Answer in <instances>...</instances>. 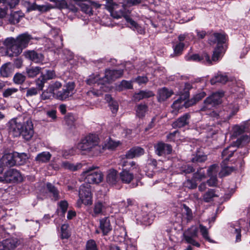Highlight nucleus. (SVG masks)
Returning <instances> with one entry per match:
<instances>
[{
  "label": "nucleus",
  "instance_id": "f257e3e1",
  "mask_svg": "<svg viewBox=\"0 0 250 250\" xmlns=\"http://www.w3.org/2000/svg\"><path fill=\"white\" fill-rule=\"evenodd\" d=\"M226 40L225 35L215 33L210 36L209 40V43L211 45L217 43V47L213 52L211 59H210L209 56L206 52L203 53L201 55L194 54L190 56H186V59L187 61L192 60L211 64L212 62H216L218 61L222 54L224 53L226 48V46L224 45Z\"/></svg>",
  "mask_w": 250,
  "mask_h": 250
},
{
  "label": "nucleus",
  "instance_id": "f03ea898",
  "mask_svg": "<svg viewBox=\"0 0 250 250\" xmlns=\"http://www.w3.org/2000/svg\"><path fill=\"white\" fill-rule=\"evenodd\" d=\"M7 126L9 133L14 137L22 136L25 140H29L33 136L34 126L30 119H12L9 121Z\"/></svg>",
  "mask_w": 250,
  "mask_h": 250
},
{
  "label": "nucleus",
  "instance_id": "7ed1b4c3",
  "mask_svg": "<svg viewBox=\"0 0 250 250\" xmlns=\"http://www.w3.org/2000/svg\"><path fill=\"white\" fill-rule=\"evenodd\" d=\"M123 74V70H109L105 71L104 76L102 79L99 78L98 74H93L89 77L87 80V83L91 85L94 84L95 89L97 91L94 94L99 95L102 91H107L109 88L106 85L108 83L120 78Z\"/></svg>",
  "mask_w": 250,
  "mask_h": 250
},
{
  "label": "nucleus",
  "instance_id": "20e7f679",
  "mask_svg": "<svg viewBox=\"0 0 250 250\" xmlns=\"http://www.w3.org/2000/svg\"><path fill=\"white\" fill-rule=\"evenodd\" d=\"M78 148L92 156H97L102 152L99 138L94 134H90L83 138L78 144Z\"/></svg>",
  "mask_w": 250,
  "mask_h": 250
},
{
  "label": "nucleus",
  "instance_id": "39448f33",
  "mask_svg": "<svg viewBox=\"0 0 250 250\" xmlns=\"http://www.w3.org/2000/svg\"><path fill=\"white\" fill-rule=\"evenodd\" d=\"M122 166L125 167L120 173V179L123 183H130L134 178V173L142 174L140 167L133 161H124Z\"/></svg>",
  "mask_w": 250,
  "mask_h": 250
},
{
  "label": "nucleus",
  "instance_id": "423d86ee",
  "mask_svg": "<svg viewBox=\"0 0 250 250\" xmlns=\"http://www.w3.org/2000/svg\"><path fill=\"white\" fill-rule=\"evenodd\" d=\"M96 167H89L86 168L81 174L82 181L89 184H97L103 180V175L100 171H94Z\"/></svg>",
  "mask_w": 250,
  "mask_h": 250
},
{
  "label": "nucleus",
  "instance_id": "0eeeda50",
  "mask_svg": "<svg viewBox=\"0 0 250 250\" xmlns=\"http://www.w3.org/2000/svg\"><path fill=\"white\" fill-rule=\"evenodd\" d=\"M238 111V104L236 103L229 104L226 107L224 111H221L217 113L212 111L210 116L216 119H220L218 122L228 121L232 116L235 115Z\"/></svg>",
  "mask_w": 250,
  "mask_h": 250
},
{
  "label": "nucleus",
  "instance_id": "6e6552de",
  "mask_svg": "<svg viewBox=\"0 0 250 250\" xmlns=\"http://www.w3.org/2000/svg\"><path fill=\"white\" fill-rule=\"evenodd\" d=\"M79 199L77 202V206L80 208L82 204L86 206L92 204V194L91 192V186L88 184H82L79 191Z\"/></svg>",
  "mask_w": 250,
  "mask_h": 250
},
{
  "label": "nucleus",
  "instance_id": "1a4fd4ad",
  "mask_svg": "<svg viewBox=\"0 0 250 250\" xmlns=\"http://www.w3.org/2000/svg\"><path fill=\"white\" fill-rule=\"evenodd\" d=\"M250 142V137L246 135L244 136L241 138L237 140L236 144L234 145H231L225 149L222 153V157L224 159L223 163L226 161H229L230 157H231L233 153L236 151L235 146H239L241 144H247Z\"/></svg>",
  "mask_w": 250,
  "mask_h": 250
},
{
  "label": "nucleus",
  "instance_id": "9d476101",
  "mask_svg": "<svg viewBox=\"0 0 250 250\" xmlns=\"http://www.w3.org/2000/svg\"><path fill=\"white\" fill-rule=\"evenodd\" d=\"M223 95V92H217L211 94L205 100L204 104L202 107L201 110L206 111L211 109L213 107L220 104Z\"/></svg>",
  "mask_w": 250,
  "mask_h": 250
},
{
  "label": "nucleus",
  "instance_id": "9b49d317",
  "mask_svg": "<svg viewBox=\"0 0 250 250\" xmlns=\"http://www.w3.org/2000/svg\"><path fill=\"white\" fill-rule=\"evenodd\" d=\"M4 44L7 48L10 56H18L22 51V48L16 42L14 38H7L4 41Z\"/></svg>",
  "mask_w": 250,
  "mask_h": 250
},
{
  "label": "nucleus",
  "instance_id": "f8f14e48",
  "mask_svg": "<svg viewBox=\"0 0 250 250\" xmlns=\"http://www.w3.org/2000/svg\"><path fill=\"white\" fill-rule=\"evenodd\" d=\"M75 93V84L73 82H69L63 88L55 94V97L60 100L63 101L72 96Z\"/></svg>",
  "mask_w": 250,
  "mask_h": 250
},
{
  "label": "nucleus",
  "instance_id": "ddd939ff",
  "mask_svg": "<svg viewBox=\"0 0 250 250\" xmlns=\"http://www.w3.org/2000/svg\"><path fill=\"white\" fill-rule=\"evenodd\" d=\"M22 180L21 175L19 171L15 169H10L6 171L3 177V180L6 183H16Z\"/></svg>",
  "mask_w": 250,
  "mask_h": 250
},
{
  "label": "nucleus",
  "instance_id": "4468645a",
  "mask_svg": "<svg viewBox=\"0 0 250 250\" xmlns=\"http://www.w3.org/2000/svg\"><path fill=\"white\" fill-rule=\"evenodd\" d=\"M198 228L195 226H192L188 229L184 234L187 242L197 247H199V244L195 241L193 239L198 236Z\"/></svg>",
  "mask_w": 250,
  "mask_h": 250
},
{
  "label": "nucleus",
  "instance_id": "2eb2a0df",
  "mask_svg": "<svg viewBox=\"0 0 250 250\" xmlns=\"http://www.w3.org/2000/svg\"><path fill=\"white\" fill-rule=\"evenodd\" d=\"M105 8L110 12L111 15L114 18L119 19L124 15V11L117 8L120 7V5L115 3L112 0H108L105 5Z\"/></svg>",
  "mask_w": 250,
  "mask_h": 250
},
{
  "label": "nucleus",
  "instance_id": "dca6fc26",
  "mask_svg": "<svg viewBox=\"0 0 250 250\" xmlns=\"http://www.w3.org/2000/svg\"><path fill=\"white\" fill-rule=\"evenodd\" d=\"M24 56L36 63H43L44 57L41 53H38L34 50H27L24 52Z\"/></svg>",
  "mask_w": 250,
  "mask_h": 250
},
{
  "label": "nucleus",
  "instance_id": "f3484780",
  "mask_svg": "<svg viewBox=\"0 0 250 250\" xmlns=\"http://www.w3.org/2000/svg\"><path fill=\"white\" fill-rule=\"evenodd\" d=\"M156 153L159 156H165L170 154L172 151L170 145L160 142L155 146Z\"/></svg>",
  "mask_w": 250,
  "mask_h": 250
},
{
  "label": "nucleus",
  "instance_id": "a211bd4d",
  "mask_svg": "<svg viewBox=\"0 0 250 250\" xmlns=\"http://www.w3.org/2000/svg\"><path fill=\"white\" fill-rule=\"evenodd\" d=\"M136 220L138 223L146 226L150 225L153 222L154 216L151 214H147L146 212L142 211L136 216Z\"/></svg>",
  "mask_w": 250,
  "mask_h": 250
},
{
  "label": "nucleus",
  "instance_id": "6ab92c4d",
  "mask_svg": "<svg viewBox=\"0 0 250 250\" xmlns=\"http://www.w3.org/2000/svg\"><path fill=\"white\" fill-rule=\"evenodd\" d=\"M19 245L17 238H9L0 242V250H13Z\"/></svg>",
  "mask_w": 250,
  "mask_h": 250
},
{
  "label": "nucleus",
  "instance_id": "aec40b11",
  "mask_svg": "<svg viewBox=\"0 0 250 250\" xmlns=\"http://www.w3.org/2000/svg\"><path fill=\"white\" fill-rule=\"evenodd\" d=\"M185 98L184 99L182 97L176 100L172 104L171 107L172 110L171 112L174 114H177L178 112L183 108L184 106L185 107H188L189 106H187V104H189L188 101H186Z\"/></svg>",
  "mask_w": 250,
  "mask_h": 250
},
{
  "label": "nucleus",
  "instance_id": "412c9836",
  "mask_svg": "<svg viewBox=\"0 0 250 250\" xmlns=\"http://www.w3.org/2000/svg\"><path fill=\"white\" fill-rule=\"evenodd\" d=\"M32 39V37L31 35H29L27 33H25L19 35L16 39H15V41L22 48V49H24L28 46L29 42Z\"/></svg>",
  "mask_w": 250,
  "mask_h": 250
},
{
  "label": "nucleus",
  "instance_id": "4be33fe9",
  "mask_svg": "<svg viewBox=\"0 0 250 250\" xmlns=\"http://www.w3.org/2000/svg\"><path fill=\"white\" fill-rule=\"evenodd\" d=\"M2 166L12 167L16 164L15 153H7L4 154L0 159Z\"/></svg>",
  "mask_w": 250,
  "mask_h": 250
},
{
  "label": "nucleus",
  "instance_id": "5701e85b",
  "mask_svg": "<svg viewBox=\"0 0 250 250\" xmlns=\"http://www.w3.org/2000/svg\"><path fill=\"white\" fill-rule=\"evenodd\" d=\"M109 207L105 203L101 202H96L93 208V215L97 216L99 214H104Z\"/></svg>",
  "mask_w": 250,
  "mask_h": 250
},
{
  "label": "nucleus",
  "instance_id": "b1692460",
  "mask_svg": "<svg viewBox=\"0 0 250 250\" xmlns=\"http://www.w3.org/2000/svg\"><path fill=\"white\" fill-rule=\"evenodd\" d=\"M174 94L172 90L166 87H163L158 90V100L159 102H164L171 96Z\"/></svg>",
  "mask_w": 250,
  "mask_h": 250
},
{
  "label": "nucleus",
  "instance_id": "393cba45",
  "mask_svg": "<svg viewBox=\"0 0 250 250\" xmlns=\"http://www.w3.org/2000/svg\"><path fill=\"white\" fill-rule=\"evenodd\" d=\"M106 180L109 185H115L119 181L117 171L114 169L109 170L107 172Z\"/></svg>",
  "mask_w": 250,
  "mask_h": 250
},
{
  "label": "nucleus",
  "instance_id": "a878e982",
  "mask_svg": "<svg viewBox=\"0 0 250 250\" xmlns=\"http://www.w3.org/2000/svg\"><path fill=\"white\" fill-rule=\"evenodd\" d=\"M51 156L52 155L49 152L43 151L38 154L35 160L38 164L46 163L50 161Z\"/></svg>",
  "mask_w": 250,
  "mask_h": 250
},
{
  "label": "nucleus",
  "instance_id": "bb28decb",
  "mask_svg": "<svg viewBox=\"0 0 250 250\" xmlns=\"http://www.w3.org/2000/svg\"><path fill=\"white\" fill-rule=\"evenodd\" d=\"M144 153V150L140 147H135L130 149L126 154L125 156L128 159H132L139 157Z\"/></svg>",
  "mask_w": 250,
  "mask_h": 250
},
{
  "label": "nucleus",
  "instance_id": "cd10ccee",
  "mask_svg": "<svg viewBox=\"0 0 250 250\" xmlns=\"http://www.w3.org/2000/svg\"><path fill=\"white\" fill-rule=\"evenodd\" d=\"M100 229L104 235H106L111 231V227L108 217H105L100 220Z\"/></svg>",
  "mask_w": 250,
  "mask_h": 250
},
{
  "label": "nucleus",
  "instance_id": "c85d7f7f",
  "mask_svg": "<svg viewBox=\"0 0 250 250\" xmlns=\"http://www.w3.org/2000/svg\"><path fill=\"white\" fill-rule=\"evenodd\" d=\"M120 144L119 141H114L110 138H108L102 146V151L104 149L113 150L118 146Z\"/></svg>",
  "mask_w": 250,
  "mask_h": 250
},
{
  "label": "nucleus",
  "instance_id": "c756f323",
  "mask_svg": "<svg viewBox=\"0 0 250 250\" xmlns=\"http://www.w3.org/2000/svg\"><path fill=\"white\" fill-rule=\"evenodd\" d=\"M228 80V77L226 75L222 74L221 72H218L216 75L211 79L210 81L211 84L213 85L217 83H225Z\"/></svg>",
  "mask_w": 250,
  "mask_h": 250
},
{
  "label": "nucleus",
  "instance_id": "7c9ffc66",
  "mask_svg": "<svg viewBox=\"0 0 250 250\" xmlns=\"http://www.w3.org/2000/svg\"><path fill=\"white\" fill-rule=\"evenodd\" d=\"M189 116L188 114L184 115L183 116L179 118L175 122H174L172 126L173 127H182L188 124V120Z\"/></svg>",
  "mask_w": 250,
  "mask_h": 250
},
{
  "label": "nucleus",
  "instance_id": "2f4dec72",
  "mask_svg": "<svg viewBox=\"0 0 250 250\" xmlns=\"http://www.w3.org/2000/svg\"><path fill=\"white\" fill-rule=\"evenodd\" d=\"M82 163H79L76 164H72L67 161H64L62 162V167L66 169H68L71 171H76L82 168L83 167Z\"/></svg>",
  "mask_w": 250,
  "mask_h": 250
},
{
  "label": "nucleus",
  "instance_id": "473e14b6",
  "mask_svg": "<svg viewBox=\"0 0 250 250\" xmlns=\"http://www.w3.org/2000/svg\"><path fill=\"white\" fill-rule=\"evenodd\" d=\"M154 94L150 91H141L136 93L133 95V100L135 101H139L144 98H149L154 96Z\"/></svg>",
  "mask_w": 250,
  "mask_h": 250
},
{
  "label": "nucleus",
  "instance_id": "72a5a7b5",
  "mask_svg": "<svg viewBox=\"0 0 250 250\" xmlns=\"http://www.w3.org/2000/svg\"><path fill=\"white\" fill-rule=\"evenodd\" d=\"M127 22L130 24L131 27L140 34H144L145 33V29L143 27L139 25L135 21L128 17H125Z\"/></svg>",
  "mask_w": 250,
  "mask_h": 250
},
{
  "label": "nucleus",
  "instance_id": "f704fd0d",
  "mask_svg": "<svg viewBox=\"0 0 250 250\" xmlns=\"http://www.w3.org/2000/svg\"><path fill=\"white\" fill-rule=\"evenodd\" d=\"M42 68L39 66H30L26 68V73L30 78H33L37 76L41 71Z\"/></svg>",
  "mask_w": 250,
  "mask_h": 250
},
{
  "label": "nucleus",
  "instance_id": "c9c22d12",
  "mask_svg": "<svg viewBox=\"0 0 250 250\" xmlns=\"http://www.w3.org/2000/svg\"><path fill=\"white\" fill-rule=\"evenodd\" d=\"M15 159L16 164L19 165L24 164L28 159L27 154L25 153H18L15 152Z\"/></svg>",
  "mask_w": 250,
  "mask_h": 250
},
{
  "label": "nucleus",
  "instance_id": "e433bc0d",
  "mask_svg": "<svg viewBox=\"0 0 250 250\" xmlns=\"http://www.w3.org/2000/svg\"><path fill=\"white\" fill-rule=\"evenodd\" d=\"M216 197H218V195L215 191L213 189H209L203 194V199L205 202L208 203L212 201Z\"/></svg>",
  "mask_w": 250,
  "mask_h": 250
},
{
  "label": "nucleus",
  "instance_id": "4c0bfd02",
  "mask_svg": "<svg viewBox=\"0 0 250 250\" xmlns=\"http://www.w3.org/2000/svg\"><path fill=\"white\" fill-rule=\"evenodd\" d=\"M24 16V14L21 11H17L12 13L9 18V21L13 24L18 23L21 19Z\"/></svg>",
  "mask_w": 250,
  "mask_h": 250
},
{
  "label": "nucleus",
  "instance_id": "58836bf2",
  "mask_svg": "<svg viewBox=\"0 0 250 250\" xmlns=\"http://www.w3.org/2000/svg\"><path fill=\"white\" fill-rule=\"evenodd\" d=\"M182 211L184 217H185L187 222H190L192 220L193 214L192 210L187 206L185 205H183Z\"/></svg>",
  "mask_w": 250,
  "mask_h": 250
},
{
  "label": "nucleus",
  "instance_id": "ea45409f",
  "mask_svg": "<svg viewBox=\"0 0 250 250\" xmlns=\"http://www.w3.org/2000/svg\"><path fill=\"white\" fill-rule=\"evenodd\" d=\"M10 63L3 64L0 68V74L3 77H8L11 74Z\"/></svg>",
  "mask_w": 250,
  "mask_h": 250
},
{
  "label": "nucleus",
  "instance_id": "a19ab883",
  "mask_svg": "<svg viewBox=\"0 0 250 250\" xmlns=\"http://www.w3.org/2000/svg\"><path fill=\"white\" fill-rule=\"evenodd\" d=\"M147 110V107L145 104H139L137 106L136 112V116L139 118H143Z\"/></svg>",
  "mask_w": 250,
  "mask_h": 250
},
{
  "label": "nucleus",
  "instance_id": "79ce46f5",
  "mask_svg": "<svg viewBox=\"0 0 250 250\" xmlns=\"http://www.w3.org/2000/svg\"><path fill=\"white\" fill-rule=\"evenodd\" d=\"M46 79L45 78V75H42L35 81L37 87V89L40 90H42L44 83L46 82Z\"/></svg>",
  "mask_w": 250,
  "mask_h": 250
},
{
  "label": "nucleus",
  "instance_id": "37998d69",
  "mask_svg": "<svg viewBox=\"0 0 250 250\" xmlns=\"http://www.w3.org/2000/svg\"><path fill=\"white\" fill-rule=\"evenodd\" d=\"M81 10L85 13L86 14H88L89 15H91L93 14V11L92 10V7L90 6V3L86 4L85 3H80L78 4Z\"/></svg>",
  "mask_w": 250,
  "mask_h": 250
},
{
  "label": "nucleus",
  "instance_id": "c03bdc74",
  "mask_svg": "<svg viewBox=\"0 0 250 250\" xmlns=\"http://www.w3.org/2000/svg\"><path fill=\"white\" fill-rule=\"evenodd\" d=\"M206 95V93L204 92H200L194 96V97L191 99L190 101H188L189 104H187V106H191L195 104L198 101L201 100L202 98H203Z\"/></svg>",
  "mask_w": 250,
  "mask_h": 250
},
{
  "label": "nucleus",
  "instance_id": "a18cd8bd",
  "mask_svg": "<svg viewBox=\"0 0 250 250\" xmlns=\"http://www.w3.org/2000/svg\"><path fill=\"white\" fill-rule=\"evenodd\" d=\"M67 224H63L61 227V237L62 239H67L70 236V232Z\"/></svg>",
  "mask_w": 250,
  "mask_h": 250
},
{
  "label": "nucleus",
  "instance_id": "49530a36",
  "mask_svg": "<svg viewBox=\"0 0 250 250\" xmlns=\"http://www.w3.org/2000/svg\"><path fill=\"white\" fill-rule=\"evenodd\" d=\"M47 188L48 191L52 193L55 200H57L59 199V191L53 185L50 183H48L47 184Z\"/></svg>",
  "mask_w": 250,
  "mask_h": 250
},
{
  "label": "nucleus",
  "instance_id": "de8ad7c7",
  "mask_svg": "<svg viewBox=\"0 0 250 250\" xmlns=\"http://www.w3.org/2000/svg\"><path fill=\"white\" fill-rule=\"evenodd\" d=\"M185 44L183 43L179 42L173 46V56L180 55L183 50Z\"/></svg>",
  "mask_w": 250,
  "mask_h": 250
},
{
  "label": "nucleus",
  "instance_id": "09e8293b",
  "mask_svg": "<svg viewBox=\"0 0 250 250\" xmlns=\"http://www.w3.org/2000/svg\"><path fill=\"white\" fill-rule=\"evenodd\" d=\"M199 228L200 232L202 235L203 236V238L205 239L206 240L209 242H211V240L208 235V231L207 228L202 225H199Z\"/></svg>",
  "mask_w": 250,
  "mask_h": 250
},
{
  "label": "nucleus",
  "instance_id": "8fccbe9b",
  "mask_svg": "<svg viewBox=\"0 0 250 250\" xmlns=\"http://www.w3.org/2000/svg\"><path fill=\"white\" fill-rule=\"evenodd\" d=\"M25 76L21 73H16L13 78V81L17 84H21L25 81Z\"/></svg>",
  "mask_w": 250,
  "mask_h": 250
},
{
  "label": "nucleus",
  "instance_id": "3c124183",
  "mask_svg": "<svg viewBox=\"0 0 250 250\" xmlns=\"http://www.w3.org/2000/svg\"><path fill=\"white\" fill-rule=\"evenodd\" d=\"M125 89H131L132 88V84L131 81H127L125 80H123L120 85H119L118 89L122 90Z\"/></svg>",
  "mask_w": 250,
  "mask_h": 250
},
{
  "label": "nucleus",
  "instance_id": "603ef678",
  "mask_svg": "<svg viewBox=\"0 0 250 250\" xmlns=\"http://www.w3.org/2000/svg\"><path fill=\"white\" fill-rule=\"evenodd\" d=\"M55 93L51 91L50 88L48 87L46 90L42 92L41 95V98L42 100H46L50 99Z\"/></svg>",
  "mask_w": 250,
  "mask_h": 250
},
{
  "label": "nucleus",
  "instance_id": "864d4df0",
  "mask_svg": "<svg viewBox=\"0 0 250 250\" xmlns=\"http://www.w3.org/2000/svg\"><path fill=\"white\" fill-rule=\"evenodd\" d=\"M184 186L189 189H194L197 187V184L195 180L193 179H188L184 183Z\"/></svg>",
  "mask_w": 250,
  "mask_h": 250
},
{
  "label": "nucleus",
  "instance_id": "5fc2aeb1",
  "mask_svg": "<svg viewBox=\"0 0 250 250\" xmlns=\"http://www.w3.org/2000/svg\"><path fill=\"white\" fill-rule=\"evenodd\" d=\"M218 169L219 167L217 165L211 166L208 170V176H216Z\"/></svg>",
  "mask_w": 250,
  "mask_h": 250
},
{
  "label": "nucleus",
  "instance_id": "6e6d98bb",
  "mask_svg": "<svg viewBox=\"0 0 250 250\" xmlns=\"http://www.w3.org/2000/svg\"><path fill=\"white\" fill-rule=\"evenodd\" d=\"M245 129V127L243 126L235 125L233 128V136L237 137V136L241 134Z\"/></svg>",
  "mask_w": 250,
  "mask_h": 250
},
{
  "label": "nucleus",
  "instance_id": "4d7b16f0",
  "mask_svg": "<svg viewBox=\"0 0 250 250\" xmlns=\"http://www.w3.org/2000/svg\"><path fill=\"white\" fill-rule=\"evenodd\" d=\"M207 160V156L204 154H198L194 156L191 161L192 162H203Z\"/></svg>",
  "mask_w": 250,
  "mask_h": 250
},
{
  "label": "nucleus",
  "instance_id": "13d9d810",
  "mask_svg": "<svg viewBox=\"0 0 250 250\" xmlns=\"http://www.w3.org/2000/svg\"><path fill=\"white\" fill-rule=\"evenodd\" d=\"M53 7L50 4L44 5H38L37 11L40 12H45L53 8Z\"/></svg>",
  "mask_w": 250,
  "mask_h": 250
},
{
  "label": "nucleus",
  "instance_id": "bf43d9fd",
  "mask_svg": "<svg viewBox=\"0 0 250 250\" xmlns=\"http://www.w3.org/2000/svg\"><path fill=\"white\" fill-rule=\"evenodd\" d=\"M205 178V174L203 171L202 169H200L196 173H194L193 176V178L194 180L201 181Z\"/></svg>",
  "mask_w": 250,
  "mask_h": 250
},
{
  "label": "nucleus",
  "instance_id": "052dcab7",
  "mask_svg": "<svg viewBox=\"0 0 250 250\" xmlns=\"http://www.w3.org/2000/svg\"><path fill=\"white\" fill-rule=\"evenodd\" d=\"M233 170L234 168L233 167H226L224 166V164L223 163L222 165V169L221 171V174L222 176H226L229 175L232 171H233Z\"/></svg>",
  "mask_w": 250,
  "mask_h": 250
},
{
  "label": "nucleus",
  "instance_id": "680f3d73",
  "mask_svg": "<svg viewBox=\"0 0 250 250\" xmlns=\"http://www.w3.org/2000/svg\"><path fill=\"white\" fill-rule=\"evenodd\" d=\"M86 248V250H98L96 243L93 240L87 241Z\"/></svg>",
  "mask_w": 250,
  "mask_h": 250
},
{
  "label": "nucleus",
  "instance_id": "e2e57ef3",
  "mask_svg": "<svg viewBox=\"0 0 250 250\" xmlns=\"http://www.w3.org/2000/svg\"><path fill=\"white\" fill-rule=\"evenodd\" d=\"M112 113L116 114L118 110L119 105L116 101H112L108 104Z\"/></svg>",
  "mask_w": 250,
  "mask_h": 250
},
{
  "label": "nucleus",
  "instance_id": "0e129e2a",
  "mask_svg": "<svg viewBox=\"0 0 250 250\" xmlns=\"http://www.w3.org/2000/svg\"><path fill=\"white\" fill-rule=\"evenodd\" d=\"M142 2V0H127L126 2L123 4L121 6L124 7L125 5L127 6H131L137 5Z\"/></svg>",
  "mask_w": 250,
  "mask_h": 250
},
{
  "label": "nucleus",
  "instance_id": "69168bd1",
  "mask_svg": "<svg viewBox=\"0 0 250 250\" xmlns=\"http://www.w3.org/2000/svg\"><path fill=\"white\" fill-rule=\"evenodd\" d=\"M17 91H18V89L17 88H10L6 89L3 92V96L4 97H8L11 96L12 94L16 92Z\"/></svg>",
  "mask_w": 250,
  "mask_h": 250
},
{
  "label": "nucleus",
  "instance_id": "338daca9",
  "mask_svg": "<svg viewBox=\"0 0 250 250\" xmlns=\"http://www.w3.org/2000/svg\"><path fill=\"white\" fill-rule=\"evenodd\" d=\"M62 83L59 82H56L54 83L49 85V87L51 91L54 93L56 90L62 87Z\"/></svg>",
  "mask_w": 250,
  "mask_h": 250
},
{
  "label": "nucleus",
  "instance_id": "774afa93",
  "mask_svg": "<svg viewBox=\"0 0 250 250\" xmlns=\"http://www.w3.org/2000/svg\"><path fill=\"white\" fill-rule=\"evenodd\" d=\"M38 94V89L35 87L28 88L26 90V96L27 97H31Z\"/></svg>",
  "mask_w": 250,
  "mask_h": 250
}]
</instances>
